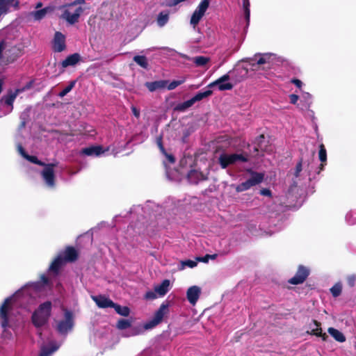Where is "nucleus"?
I'll list each match as a JSON object with an SVG mask.
<instances>
[{"mask_svg":"<svg viewBox=\"0 0 356 356\" xmlns=\"http://www.w3.org/2000/svg\"><path fill=\"white\" fill-rule=\"evenodd\" d=\"M51 309L52 303L51 301H46L39 305L31 316V321L35 327H41L48 322Z\"/></svg>","mask_w":356,"mask_h":356,"instance_id":"f257e3e1","label":"nucleus"},{"mask_svg":"<svg viewBox=\"0 0 356 356\" xmlns=\"http://www.w3.org/2000/svg\"><path fill=\"white\" fill-rule=\"evenodd\" d=\"M20 56V49L15 45H11L5 40L0 42V63L14 62Z\"/></svg>","mask_w":356,"mask_h":356,"instance_id":"f03ea898","label":"nucleus"},{"mask_svg":"<svg viewBox=\"0 0 356 356\" xmlns=\"http://www.w3.org/2000/svg\"><path fill=\"white\" fill-rule=\"evenodd\" d=\"M271 57L270 54H255L254 58H245V61L249 63L253 70H268L271 69L273 65Z\"/></svg>","mask_w":356,"mask_h":356,"instance_id":"7ed1b4c3","label":"nucleus"},{"mask_svg":"<svg viewBox=\"0 0 356 356\" xmlns=\"http://www.w3.org/2000/svg\"><path fill=\"white\" fill-rule=\"evenodd\" d=\"M62 8L65 9L61 15V17L70 24L76 23L84 10L81 6H73L69 3L63 6Z\"/></svg>","mask_w":356,"mask_h":356,"instance_id":"20e7f679","label":"nucleus"},{"mask_svg":"<svg viewBox=\"0 0 356 356\" xmlns=\"http://www.w3.org/2000/svg\"><path fill=\"white\" fill-rule=\"evenodd\" d=\"M248 158L242 154H221L218 157V163L222 169L227 168L229 165L235 164L238 162L245 163Z\"/></svg>","mask_w":356,"mask_h":356,"instance_id":"39448f33","label":"nucleus"},{"mask_svg":"<svg viewBox=\"0 0 356 356\" xmlns=\"http://www.w3.org/2000/svg\"><path fill=\"white\" fill-rule=\"evenodd\" d=\"M168 307V302L162 303L155 312L154 317L145 324L144 328L146 330L152 329L161 323L164 316L169 313Z\"/></svg>","mask_w":356,"mask_h":356,"instance_id":"423d86ee","label":"nucleus"},{"mask_svg":"<svg viewBox=\"0 0 356 356\" xmlns=\"http://www.w3.org/2000/svg\"><path fill=\"white\" fill-rule=\"evenodd\" d=\"M264 173L252 172L251 173V177L248 179L236 186V191L238 193L245 191L251 187L261 183L264 181Z\"/></svg>","mask_w":356,"mask_h":356,"instance_id":"0eeeda50","label":"nucleus"},{"mask_svg":"<svg viewBox=\"0 0 356 356\" xmlns=\"http://www.w3.org/2000/svg\"><path fill=\"white\" fill-rule=\"evenodd\" d=\"M65 319L60 321L56 327L57 331L61 334H65L70 331L74 326L73 314L71 311L65 310Z\"/></svg>","mask_w":356,"mask_h":356,"instance_id":"6e6552de","label":"nucleus"},{"mask_svg":"<svg viewBox=\"0 0 356 356\" xmlns=\"http://www.w3.org/2000/svg\"><path fill=\"white\" fill-rule=\"evenodd\" d=\"M209 6V0H202L198 6L193 12L190 23L194 29L199 24Z\"/></svg>","mask_w":356,"mask_h":356,"instance_id":"1a4fd4ad","label":"nucleus"},{"mask_svg":"<svg viewBox=\"0 0 356 356\" xmlns=\"http://www.w3.org/2000/svg\"><path fill=\"white\" fill-rule=\"evenodd\" d=\"M12 310V298H6L0 307L1 325L6 328L9 325V312Z\"/></svg>","mask_w":356,"mask_h":356,"instance_id":"9d476101","label":"nucleus"},{"mask_svg":"<svg viewBox=\"0 0 356 356\" xmlns=\"http://www.w3.org/2000/svg\"><path fill=\"white\" fill-rule=\"evenodd\" d=\"M43 166L44 169L41 172L42 177L48 186L54 187L55 186L54 168L57 166V163H45Z\"/></svg>","mask_w":356,"mask_h":356,"instance_id":"9b49d317","label":"nucleus"},{"mask_svg":"<svg viewBox=\"0 0 356 356\" xmlns=\"http://www.w3.org/2000/svg\"><path fill=\"white\" fill-rule=\"evenodd\" d=\"M309 270L303 265H299L295 275L288 280L291 284L298 285L302 284L309 275Z\"/></svg>","mask_w":356,"mask_h":356,"instance_id":"f8f14e48","label":"nucleus"},{"mask_svg":"<svg viewBox=\"0 0 356 356\" xmlns=\"http://www.w3.org/2000/svg\"><path fill=\"white\" fill-rule=\"evenodd\" d=\"M232 78V75L230 74V71L224 74L223 76H220L218 79H216L215 81L209 84L208 87H213L214 86H218V90L220 91L224 90H232L234 87V85L231 83H223V82L229 81Z\"/></svg>","mask_w":356,"mask_h":356,"instance_id":"ddd939ff","label":"nucleus"},{"mask_svg":"<svg viewBox=\"0 0 356 356\" xmlns=\"http://www.w3.org/2000/svg\"><path fill=\"white\" fill-rule=\"evenodd\" d=\"M59 254L63 255V259L65 263H72L76 261L79 258V252L73 246L65 247L64 251Z\"/></svg>","mask_w":356,"mask_h":356,"instance_id":"4468645a","label":"nucleus"},{"mask_svg":"<svg viewBox=\"0 0 356 356\" xmlns=\"http://www.w3.org/2000/svg\"><path fill=\"white\" fill-rule=\"evenodd\" d=\"M66 48L65 45V35L59 32H56L53 40V50L55 52H61Z\"/></svg>","mask_w":356,"mask_h":356,"instance_id":"2eb2a0df","label":"nucleus"},{"mask_svg":"<svg viewBox=\"0 0 356 356\" xmlns=\"http://www.w3.org/2000/svg\"><path fill=\"white\" fill-rule=\"evenodd\" d=\"M232 79L236 82H241L243 81L248 74V69L243 66L235 67L232 70H230Z\"/></svg>","mask_w":356,"mask_h":356,"instance_id":"dca6fc26","label":"nucleus"},{"mask_svg":"<svg viewBox=\"0 0 356 356\" xmlns=\"http://www.w3.org/2000/svg\"><path fill=\"white\" fill-rule=\"evenodd\" d=\"M92 299L99 308H112L114 305V302L110 298L103 295L93 296Z\"/></svg>","mask_w":356,"mask_h":356,"instance_id":"f3484780","label":"nucleus"},{"mask_svg":"<svg viewBox=\"0 0 356 356\" xmlns=\"http://www.w3.org/2000/svg\"><path fill=\"white\" fill-rule=\"evenodd\" d=\"M201 293V289L197 286H193L188 289L186 292V297L188 302L194 305L198 300Z\"/></svg>","mask_w":356,"mask_h":356,"instance_id":"a211bd4d","label":"nucleus"},{"mask_svg":"<svg viewBox=\"0 0 356 356\" xmlns=\"http://www.w3.org/2000/svg\"><path fill=\"white\" fill-rule=\"evenodd\" d=\"M187 178L191 183L195 184L200 181L207 179V177L203 172L196 170H191L187 175Z\"/></svg>","mask_w":356,"mask_h":356,"instance_id":"6ab92c4d","label":"nucleus"},{"mask_svg":"<svg viewBox=\"0 0 356 356\" xmlns=\"http://www.w3.org/2000/svg\"><path fill=\"white\" fill-rule=\"evenodd\" d=\"M65 264V261L63 259V255L58 254L50 264L49 267V271L52 272L55 275H58L59 273L60 268Z\"/></svg>","mask_w":356,"mask_h":356,"instance_id":"aec40b11","label":"nucleus"},{"mask_svg":"<svg viewBox=\"0 0 356 356\" xmlns=\"http://www.w3.org/2000/svg\"><path fill=\"white\" fill-rule=\"evenodd\" d=\"M168 82L169 81L168 80L154 81L151 82H146L145 86L150 92H154L156 90L165 88Z\"/></svg>","mask_w":356,"mask_h":356,"instance_id":"412c9836","label":"nucleus"},{"mask_svg":"<svg viewBox=\"0 0 356 356\" xmlns=\"http://www.w3.org/2000/svg\"><path fill=\"white\" fill-rule=\"evenodd\" d=\"M81 60V56L78 53L72 54L68 56L65 60L61 62L63 68H66L69 66H74Z\"/></svg>","mask_w":356,"mask_h":356,"instance_id":"4be33fe9","label":"nucleus"},{"mask_svg":"<svg viewBox=\"0 0 356 356\" xmlns=\"http://www.w3.org/2000/svg\"><path fill=\"white\" fill-rule=\"evenodd\" d=\"M59 348V346L54 342H51L48 346L41 348L38 356H51Z\"/></svg>","mask_w":356,"mask_h":356,"instance_id":"5701e85b","label":"nucleus"},{"mask_svg":"<svg viewBox=\"0 0 356 356\" xmlns=\"http://www.w3.org/2000/svg\"><path fill=\"white\" fill-rule=\"evenodd\" d=\"M312 322L316 327L312 329L310 332H307V333L312 335H315L316 337H321L323 341H326L328 338V336L325 332H323L322 329L321 327V323L317 321L316 320H313Z\"/></svg>","mask_w":356,"mask_h":356,"instance_id":"b1692460","label":"nucleus"},{"mask_svg":"<svg viewBox=\"0 0 356 356\" xmlns=\"http://www.w3.org/2000/svg\"><path fill=\"white\" fill-rule=\"evenodd\" d=\"M81 153L86 156H99L104 153V150L102 146L96 145L82 149Z\"/></svg>","mask_w":356,"mask_h":356,"instance_id":"393cba45","label":"nucleus"},{"mask_svg":"<svg viewBox=\"0 0 356 356\" xmlns=\"http://www.w3.org/2000/svg\"><path fill=\"white\" fill-rule=\"evenodd\" d=\"M169 286H170V280H164L160 285H157L154 287V291L160 296H163L169 291Z\"/></svg>","mask_w":356,"mask_h":356,"instance_id":"a878e982","label":"nucleus"},{"mask_svg":"<svg viewBox=\"0 0 356 356\" xmlns=\"http://www.w3.org/2000/svg\"><path fill=\"white\" fill-rule=\"evenodd\" d=\"M10 6L15 7L13 0H0V17L7 14Z\"/></svg>","mask_w":356,"mask_h":356,"instance_id":"bb28decb","label":"nucleus"},{"mask_svg":"<svg viewBox=\"0 0 356 356\" xmlns=\"http://www.w3.org/2000/svg\"><path fill=\"white\" fill-rule=\"evenodd\" d=\"M327 332L336 341L341 343L344 342L346 341V337L339 330L334 327H329Z\"/></svg>","mask_w":356,"mask_h":356,"instance_id":"cd10ccee","label":"nucleus"},{"mask_svg":"<svg viewBox=\"0 0 356 356\" xmlns=\"http://www.w3.org/2000/svg\"><path fill=\"white\" fill-rule=\"evenodd\" d=\"M47 8L31 12L29 16L32 17L35 21H39L43 19L47 13Z\"/></svg>","mask_w":356,"mask_h":356,"instance_id":"c85d7f7f","label":"nucleus"},{"mask_svg":"<svg viewBox=\"0 0 356 356\" xmlns=\"http://www.w3.org/2000/svg\"><path fill=\"white\" fill-rule=\"evenodd\" d=\"M112 308L115 309L117 314L122 316H128L130 314V309L127 306H121L114 302V305Z\"/></svg>","mask_w":356,"mask_h":356,"instance_id":"c756f323","label":"nucleus"},{"mask_svg":"<svg viewBox=\"0 0 356 356\" xmlns=\"http://www.w3.org/2000/svg\"><path fill=\"white\" fill-rule=\"evenodd\" d=\"M193 104H194L192 102L191 99H190L187 101L177 104L174 108V111L178 112H184L188 108L191 107Z\"/></svg>","mask_w":356,"mask_h":356,"instance_id":"7c9ffc66","label":"nucleus"},{"mask_svg":"<svg viewBox=\"0 0 356 356\" xmlns=\"http://www.w3.org/2000/svg\"><path fill=\"white\" fill-rule=\"evenodd\" d=\"M213 91L211 90H207L204 92H198L194 97L191 98L192 102L195 104L197 102H199L209 96L211 95Z\"/></svg>","mask_w":356,"mask_h":356,"instance_id":"2f4dec72","label":"nucleus"},{"mask_svg":"<svg viewBox=\"0 0 356 356\" xmlns=\"http://www.w3.org/2000/svg\"><path fill=\"white\" fill-rule=\"evenodd\" d=\"M191 60L197 67H203L209 62L210 58L206 56H198L193 57Z\"/></svg>","mask_w":356,"mask_h":356,"instance_id":"473e14b6","label":"nucleus"},{"mask_svg":"<svg viewBox=\"0 0 356 356\" xmlns=\"http://www.w3.org/2000/svg\"><path fill=\"white\" fill-rule=\"evenodd\" d=\"M133 60L141 67L144 69L148 68L149 64L146 56L137 55L134 57Z\"/></svg>","mask_w":356,"mask_h":356,"instance_id":"72a5a7b5","label":"nucleus"},{"mask_svg":"<svg viewBox=\"0 0 356 356\" xmlns=\"http://www.w3.org/2000/svg\"><path fill=\"white\" fill-rule=\"evenodd\" d=\"M169 20L168 13L161 12L157 17V24L162 27L168 23Z\"/></svg>","mask_w":356,"mask_h":356,"instance_id":"f704fd0d","label":"nucleus"},{"mask_svg":"<svg viewBox=\"0 0 356 356\" xmlns=\"http://www.w3.org/2000/svg\"><path fill=\"white\" fill-rule=\"evenodd\" d=\"M17 97L15 93H10L8 95L3 96L1 98V102H3L6 105L9 106L13 109V102Z\"/></svg>","mask_w":356,"mask_h":356,"instance_id":"c9c22d12","label":"nucleus"},{"mask_svg":"<svg viewBox=\"0 0 356 356\" xmlns=\"http://www.w3.org/2000/svg\"><path fill=\"white\" fill-rule=\"evenodd\" d=\"M131 326V321L129 319L120 318L118 320L116 327L119 330H126Z\"/></svg>","mask_w":356,"mask_h":356,"instance_id":"e433bc0d","label":"nucleus"},{"mask_svg":"<svg viewBox=\"0 0 356 356\" xmlns=\"http://www.w3.org/2000/svg\"><path fill=\"white\" fill-rule=\"evenodd\" d=\"M250 1L249 0H243V6L244 10L245 18L247 22V25L249 24L250 22Z\"/></svg>","mask_w":356,"mask_h":356,"instance_id":"4c0bfd02","label":"nucleus"},{"mask_svg":"<svg viewBox=\"0 0 356 356\" xmlns=\"http://www.w3.org/2000/svg\"><path fill=\"white\" fill-rule=\"evenodd\" d=\"M185 81H186V78L181 77L179 80H174L172 82H170L169 84L168 83L166 88H168V90H172L175 89L177 86L184 83Z\"/></svg>","mask_w":356,"mask_h":356,"instance_id":"58836bf2","label":"nucleus"},{"mask_svg":"<svg viewBox=\"0 0 356 356\" xmlns=\"http://www.w3.org/2000/svg\"><path fill=\"white\" fill-rule=\"evenodd\" d=\"M318 158L321 162L326 163L327 161V151L323 144L319 145Z\"/></svg>","mask_w":356,"mask_h":356,"instance_id":"ea45409f","label":"nucleus"},{"mask_svg":"<svg viewBox=\"0 0 356 356\" xmlns=\"http://www.w3.org/2000/svg\"><path fill=\"white\" fill-rule=\"evenodd\" d=\"M342 286L341 284L338 282L335 284L331 289L330 292L333 297L337 298L339 296L341 293Z\"/></svg>","mask_w":356,"mask_h":356,"instance_id":"a19ab883","label":"nucleus"},{"mask_svg":"<svg viewBox=\"0 0 356 356\" xmlns=\"http://www.w3.org/2000/svg\"><path fill=\"white\" fill-rule=\"evenodd\" d=\"M76 80L70 81L69 85L59 92L58 96L60 97H65L68 92H70L72 90V88L74 87L76 84Z\"/></svg>","mask_w":356,"mask_h":356,"instance_id":"79ce46f5","label":"nucleus"},{"mask_svg":"<svg viewBox=\"0 0 356 356\" xmlns=\"http://www.w3.org/2000/svg\"><path fill=\"white\" fill-rule=\"evenodd\" d=\"M24 159H26L27 161H30L32 163H34V164H36V165H38L40 166L45 165V163L39 160L36 156H32V155L27 154L26 156H25Z\"/></svg>","mask_w":356,"mask_h":356,"instance_id":"37998d69","label":"nucleus"},{"mask_svg":"<svg viewBox=\"0 0 356 356\" xmlns=\"http://www.w3.org/2000/svg\"><path fill=\"white\" fill-rule=\"evenodd\" d=\"M346 282L349 287H350V288L354 287L355 285V282H356V275L352 274V275H348L346 277Z\"/></svg>","mask_w":356,"mask_h":356,"instance_id":"c03bdc74","label":"nucleus"},{"mask_svg":"<svg viewBox=\"0 0 356 356\" xmlns=\"http://www.w3.org/2000/svg\"><path fill=\"white\" fill-rule=\"evenodd\" d=\"M216 257H217V254H206L204 257H197V261H202V262H204V263H207V262L209 261V259H215L216 258Z\"/></svg>","mask_w":356,"mask_h":356,"instance_id":"a18cd8bd","label":"nucleus"},{"mask_svg":"<svg viewBox=\"0 0 356 356\" xmlns=\"http://www.w3.org/2000/svg\"><path fill=\"white\" fill-rule=\"evenodd\" d=\"M156 144L160 149V151L163 153V154H166V151H165V149L163 145V137L162 136H159V137L156 138Z\"/></svg>","mask_w":356,"mask_h":356,"instance_id":"49530a36","label":"nucleus"},{"mask_svg":"<svg viewBox=\"0 0 356 356\" xmlns=\"http://www.w3.org/2000/svg\"><path fill=\"white\" fill-rule=\"evenodd\" d=\"M181 264L183 266H188L189 268H194L197 266V263L195 261H193L191 259L185 260L181 261Z\"/></svg>","mask_w":356,"mask_h":356,"instance_id":"de8ad7c7","label":"nucleus"},{"mask_svg":"<svg viewBox=\"0 0 356 356\" xmlns=\"http://www.w3.org/2000/svg\"><path fill=\"white\" fill-rule=\"evenodd\" d=\"M302 159H300L296 166V170H295V173H294V175L296 177H299L300 172L302 171Z\"/></svg>","mask_w":356,"mask_h":356,"instance_id":"09e8293b","label":"nucleus"},{"mask_svg":"<svg viewBox=\"0 0 356 356\" xmlns=\"http://www.w3.org/2000/svg\"><path fill=\"white\" fill-rule=\"evenodd\" d=\"M156 293L155 291H148L145 294V298L146 300H154L157 298Z\"/></svg>","mask_w":356,"mask_h":356,"instance_id":"8fccbe9b","label":"nucleus"},{"mask_svg":"<svg viewBox=\"0 0 356 356\" xmlns=\"http://www.w3.org/2000/svg\"><path fill=\"white\" fill-rule=\"evenodd\" d=\"M27 121H28V115H22L20 116V124L19 125V129H22L25 128Z\"/></svg>","mask_w":356,"mask_h":356,"instance_id":"3c124183","label":"nucleus"},{"mask_svg":"<svg viewBox=\"0 0 356 356\" xmlns=\"http://www.w3.org/2000/svg\"><path fill=\"white\" fill-rule=\"evenodd\" d=\"M17 151L21 154V156L23 158H25V156H26L28 154L26 152L24 148L22 147L21 144L17 145Z\"/></svg>","mask_w":356,"mask_h":356,"instance_id":"603ef678","label":"nucleus"},{"mask_svg":"<svg viewBox=\"0 0 356 356\" xmlns=\"http://www.w3.org/2000/svg\"><path fill=\"white\" fill-rule=\"evenodd\" d=\"M260 194L264 196H268V197L272 196V192L268 188H262L261 190H260Z\"/></svg>","mask_w":356,"mask_h":356,"instance_id":"864d4df0","label":"nucleus"},{"mask_svg":"<svg viewBox=\"0 0 356 356\" xmlns=\"http://www.w3.org/2000/svg\"><path fill=\"white\" fill-rule=\"evenodd\" d=\"M291 82L292 83H293L298 88H301V87L302 86V82L300 80L298 79H296V78L292 79L291 80Z\"/></svg>","mask_w":356,"mask_h":356,"instance_id":"5fc2aeb1","label":"nucleus"},{"mask_svg":"<svg viewBox=\"0 0 356 356\" xmlns=\"http://www.w3.org/2000/svg\"><path fill=\"white\" fill-rule=\"evenodd\" d=\"M299 99L298 95L295 94H291L289 95L290 102L293 104H296Z\"/></svg>","mask_w":356,"mask_h":356,"instance_id":"6e6d98bb","label":"nucleus"},{"mask_svg":"<svg viewBox=\"0 0 356 356\" xmlns=\"http://www.w3.org/2000/svg\"><path fill=\"white\" fill-rule=\"evenodd\" d=\"M131 108L134 115L138 118L140 117V111L134 106H132Z\"/></svg>","mask_w":356,"mask_h":356,"instance_id":"4d7b16f0","label":"nucleus"},{"mask_svg":"<svg viewBox=\"0 0 356 356\" xmlns=\"http://www.w3.org/2000/svg\"><path fill=\"white\" fill-rule=\"evenodd\" d=\"M186 0H170L169 2L170 6H175L181 2L185 1Z\"/></svg>","mask_w":356,"mask_h":356,"instance_id":"13d9d810","label":"nucleus"},{"mask_svg":"<svg viewBox=\"0 0 356 356\" xmlns=\"http://www.w3.org/2000/svg\"><path fill=\"white\" fill-rule=\"evenodd\" d=\"M85 3V0H75L73 2L70 3L71 6H79L80 4Z\"/></svg>","mask_w":356,"mask_h":356,"instance_id":"bf43d9fd","label":"nucleus"},{"mask_svg":"<svg viewBox=\"0 0 356 356\" xmlns=\"http://www.w3.org/2000/svg\"><path fill=\"white\" fill-rule=\"evenodd\" d=\"M166 156H167V159L169 161V162H170L171 163H175V158L173 155L172 154H168L167 153L166 154H164Z\"/></svg>","mask_w":356,"mask_h":356,"instance_id":"052dcab7","label":"nucleus"},{"mask_svg":"<svg viewBox=\"0 0 356 356\" xmlns=\"http://www.w3.org/2000/svg\"><path fill=\"white\" fill-rule=\"evenodd\" d=\"M40 280L44 284H47L49 283V278L45 275H41Z\"/></svg>","mask_w":356,"mask_h":356,"instance_id":"680f3d73","label":"nucleus"},{"mask_svg":"<svg viewBox=\"0 0 356 356\" xmlns=\"http://www.w3.org/2000/svg\"><path fill=\"white\" fill-rule=\"evenodd\" d=\"M352 216H353L352 213H348V214L346 215V218H347V220L349 221V222H350V223H351V224H355V223L356 222V220H352L350 219V218L352 217Z\"/></svg>","mask_w":356,"mask_h":356,"instance_id":"e2e57ef3","label":"nucleus"},{"mask_svg":"<svg viewBox=\"0 0 356 356\" xmlns=\"http://www.w3.org/2000/svg\"><path fill=\"white\" fill-rule=\"evenodd\" d=\"M325 164H326V163H322L321 162V163L319 165V171L318 172V173H320V172L321 170H323L324 166H325Z\"/></svg>","mask_w":356,"mask_h":356,"instance_id":"0e129e2a","label":"nucleus"},{"mask_svg":"<svg viewBox=\"0 0 356 356\" xmlns=\"http://www.w3.org/2000/svg\"><path fill=\"white\" fill-rule=\"evenodd\" d=\"M264 139V136L263 134H261L257 137V141H258V143H260Z\"/></svg>","mask_w":356,"mask_h":356,"instance_id":"69168bd1","label":"nucleus"},{"mask_svg":"<svg viewBox=\"0 0 356 356\" xmlns=\"http://www.w3.org/2000/svg\"><path fill=\"white\" fill-rule=\"evenodd\" d=\"M15 1V8H18L19 6V1L18 0H13Z\"/></svg>","mask_w":356,"mask_h":356,"instance_id":"338daca9","label":"nucleus"},{"mask_svg":"<svg viewBox=\"0 0 356 356\" xmlns=\"http://www.w3.org/2000/svg\"><path fill=\"white\" fill-rule=\"evenodd\" d=\"M42 3H41V2L38 3V4H37V6H36V8L41 7V6H42Z\"/></svg>","mask_w":356,"mask_h":356,"instance_id":"774afa93","label":"nucleus"}]
</instances>
